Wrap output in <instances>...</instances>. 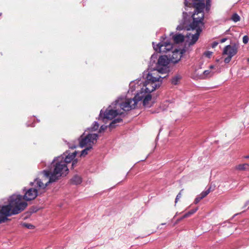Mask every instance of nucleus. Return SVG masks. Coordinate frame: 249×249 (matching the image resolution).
<instances>
[{
	"label": "nucleus",
	"instance_id": "nucleus-29",
	"mask_svg": "<svg viewBox=\"0 0 249 249\" xmlns=\"http://www.w3.org/2000/svg\"><path fill=\"white\" fill-rule=\"evenodd\" d=\"M231 58H232V57L228 55V56L225 58L224 62L225 63H229L231 61Z\"/></svg>",
	"mask_w": 249,
	"mask_h": 249
},
{
	"label": "nucleus",
	"instance_id": "nucleus-11",
	"mask_svg": "<svg viewBox=\"0 0 249 249\" xmlns=\"http://www.w3.org/2000/svg\"><path fill=\"white\" fill-rule=\"evenodd\" d=\"M153 48L156 52L159 51L160 53H166L171 51L173 48V44L169 41H166L164 42H159L156 46L155 42H152Z\"/></svg>",
	"mask_w": 249,
	"mask_h": 249
},
{
	"label": "nucleus",
	"instance_id": "nucleus-27",
	"mask_svg": "<svg viewBox=\"0 0 249 249\" xmlns=\"http://www.w3.org/2000/svg\"><path fill=\"white\" fill-rule=\"evenodd\" d=\"M108 127V125H102L99 129V132H102L103 131L106 130Z\"/></svg>",
	"mask_w": 249,
	"mask_h": 249
},
{
	"label": "nucleus",
	"instance_id": "nucleus-37",
	"mask_svg": "<svg viewBox=\"0 0 249 249\" xmlns=\"http://www.w3.org/2000/svg\"><path fill=\"white\" fill-rule=\"evenodd\" d=\"M248 205H249V200H248L246 202L245 205H244V207H246L248 206Z\"/></svg>",
	"mask_w": 249,
	"mask_h": 249
},
{
	"label": "nucleus",
	"instance_id": "nucleus-15",
	"mask_svg": "<svg viewBox=\"0 0 249 249\" xmlns=\"http://www.w3.org/2000/svg\"><path fill=\"white\" fill-rule=\"evenodd\" d=\"M70 182L73 185H78L82 183V178L81 176L75 175L71 179Z\"/></svg>",
	"mask_w": 249,
	"mask_h": 249
},
{
	"label": "nucleus",
	"instance_id": "nucleus-45",
	"mask_svg": "<svg viewBox=\"0 0 249 249\" xmlns=\"http://www.w3.org/2000/svg\"><path fill=\"white\" fill-rule=\"evenodd\" d=\"M42 163H40L39 166L41 165Z\"/></svg>",
	"mask_w": 249,
	"mask_h": 249
},
{
	"label": "nucleus",
	"instance_id": "nucleus-12",
	"mask_svg": "<svg viewBox=\"0 0 249 249\" xmlns=\"http://www.w3.org/2000/svg\"><path fill=\"white\" fill-rule=\"evenodd\" d=\"M238 49V46L236 44L232 45H228L224 48L223 53L224 54H226L232 57L237 53Z\"/></svg>",
	"mask_w": 249,
	"mask_h": 249
},
{
	"label": "nucleus",
	"instance_id": "nucleus-23",
	"mask_svg": "<svg viewBox=\"0 0 249 249\" xmlns=\"http://www.w3.org/2000/svg\"><path fill=\"white\" fill-rule=\"evenodd\" d=\"M180 79V77L179 76L177 75L176 76H174V77L172 78V79L171 80V83L173 85H176L178 84Z\"/></svg>",
	"mask_w": 249,
	"mask_h": 249
},
{
	"label": "nucleus",
	"instance_id": "nucleus-22",
	"mask_svg": "<svg viewBox=\"0 0 249 249\" xmlns=\"http://www.w3.org/2000/svg\"><path fill=\"white\" fill-rule=\"evenodd\" d=\"M231 19L234 22H236L240 20V17L237 13H234L231 17Z\"/></svg>",
	"mask_w": 249,
	"mask_h": 249
},
{
	"label": "nucleus",
	"instance_id": "nucleus-24",
	"mask_svg": "<svg viewBox=\"0 0 249 249\" xmlns=\"http://www.w3.org/2000/svg\"><path fill=\"white\" fill-rule=\"evenodd\" d=\"M22 226L28 229H33L34 228V226L32 224L26 223H23L21 224Z\"/></svg>",
	"mask_w": 249,
	"mask_h": 249
},
{
	"label": "nucleus",
	"instance_id": "nucleus-35",
	"mask_svg": "<svg viewBox=\"0 0 249 249\" xmlns=\"http://www.w3.org/2000/svg\"><path fill=\"white\" fill-rule=\"evenodd\" d=\"M197 211V208H196V209H193V210H190V212L192 214H194V213H195L196 211Z\"/></svg>",
	"mask_w": 249,
	"mask_h": 249
},
{
	"label": "nucleus",
	"instance_id": "nucleus-1",
	"mask_svg": "<svg viewBox=\"0 0 249 249\" xmlns=\"http://www.w3.org/2000/svg\"><path fill=\"white\" fill-rule=\"evenodd\" d=\"M77 154L76 151L71 154L66 151L62 155L55 158L51 162L54 166L52 172L49 170H44L41 171L44 177L50 178V182H55L63 176H66L69 173V169L67 164L70 163L75 158Z\"/></svg>",
	"mask_w": 249,
	"mask_h": 249
},
{
	"label": "nucleus",
	"instance_id": "nucleus-21",
	"mask_svg": "<svg viewBox=\"0 0 249 249\" xmlns=\"http://www.w3.org/2000/svg\"><path fill=\"white\" fill-rule=\"evenodd\" d=\"M213 73L210 70H205L203 72V75L202 78L205 79L207 77H211L213 75Z\"/></svg>",
	"mask_w": 249,
	"mask_h": 249
},
{
	"label": "nucleus",
	"instance_id": "nucleus-2",
	"mask_svg": "<svg viewBox=\"0 0 249 249\" xmlns=\"http://www.w3.org/2000/svg\"><path fill=\"white\" fill-rule=\"evenodd\" d=\"M204 0H184L185 11L182 13V20L191 22L198 25H204Z\"/></svg>",
	"mask_w": 249,
	"mask_h": 249
},
{
	"label": "nucleus",
	"instance_id": "nucleus-41",
	"mask_svg": "<svg viewBox=\"0 0 249 249\" xmlns=\"http://www.w3.org/2000/svg\"><path fill=\"white\" fill-rule=\"evenodd\" d=\"M229 31H230V30H229H229H227V31L225 32V34H228V33L229 32Z\"/></svg>",
	"mask_w": 249,
	"mask_h": 249
},
{
	"label": "nucleus",
	"instance_id": "nucleus-18",
	"mask_svg": "<svg viewBox=\"0 0 249 249\" xmlns=\"http://www.w3.org/2000/svg\"><path fill=\"white\" fill-rule=\"evenodd\" d=\"M99 125L97 122L94 121L90 127L88 128V130L90 131H94L97 130L99 128Z\"/></svg>",
	"mask_w": 249,
	"mask_h": 249
},
{
	"label": "nucleus",
	"instance_id": "nucleus-30",
	"mask_svg": "<svg viewBox=\"0 0 249 249\" xmlns=\"http://www.w3.org/2000/svg\"><path fill=\"white\" fill-rule=\"evenodd\" d=\"M181 197V191L178 194V195L176 196V200H175V203H177L178 200Z\"/></svg>",
	"mask_w": 249,
	"mask_h": 249
},
{
	"label": "nucleus",
	"instance_id": "nucleus-43",
	"mask_svg": "<svg viewBox=\"0 0 249 249\" xmlns=\"http://www.w3.org/2000/svg\"><path fill=\"white\" fill-rule=\"evenodd\" d=\"M158 113V112H156V111L152 112V113Z\"/></svg>",
	"mask_w": 249,
	"mask_h": 249
},
{
	"label": "nucleus",
	"instance_id": "nucleus-9",
	"mask_svg": "<svg viewBox=\"0 0 249 249\" xmlns=\"http://www.w3.org/2000/svg\"><path fill=\"white\" fill-rule=\"evenodd\" d=\"M126 100L130 103L132 109L135 108L138 102L140 101H142L143 107L147 108L152 107L155 102V99L152 97L151 94L143 91L138 92L133 98L127 99Z\"/></svg>",
	"mask_w": 249,
	"mask_h": 249
},
{
	"label": "nucleus",
	"instance_id": "nucleus-3",
	"mask_svg": "<svg viewBox=\"0 0 249 249\" xmlns=\"http://www.w3.org/2000/svg\"><path fill=\"white\" fill-rule=\"evenodd\" d=\"M185 53L181 50L180 52L176 49L172 52L169 54V57L167 55H161L159 57L158 61L156 60L158 57V53H153L151 57L149 62V69L152 70H157L159 73H166L169 71L168 65L170 62L176 64L178 62L182 57V54Z\"/></svg>",
	"mask_w": 249,
	"mask_h": 249
},
{
	"label": "nucleus",
	"instance_id": "nucleus-42",
	"mask_svg": "<svg viewBox=\"0 0 249 249\" xmlns=\"http://www.w3.org/2000/svg\"><path fill=\"white\" fill-rule=\"evenodd\" d=\"M246 159H249V155H248V156H246L244 157Z\"/></svg>",
	"mask_w": 249,
	"mask_h": 249
},
{
	"label": "nucleus",
	"instance_id": "nucleus-38",
	"mask_svg": "<svg viewBox=\"0 0 249 249\" xmlns=\"http://www.w3.org/2000/svg\"><path fill=\"white\" fill-rule=\"evenodd\" d=\"M27 126H32V127H34L35 126V124H27Z\"/></svg>",
	"mask_w": 249,
	"mask_h": 249
},
{
	"label": "nucleus",
	"instance_id": "nucleus-44",
	"mask_svg": "<svg viewBox=\"0 0 249 249\" xmlns=\"http://www.w3.org/2000/svg\"><path fill=\"white\" fill-rule=\"evenodd\" d=\"M182 219H181V217L180 219H179L178 220V221H179L181 220H182Z\"/></svg>",
	"mask_w": 249,
	"mask_h": 249
},
{
	"label": "nucleus",
	"instance_id": "nucleus-16",
	"mask_svg": "<svg viewBox=\"0 0 249 249\" xmlns=\"http://www.w3.org/2000/svg\"><path fill=\"white\" fill-rule=\"evenodd\" d=\"M140 82H141V80H139L138 79L135 81L131 82L129 84V91L133 92L135 90L137 87L142 84V82L140 83Z\"/></svg>",
	"mask_w": 249,
	"mask_h": 249
},
{
	"label": "nucleus",
	"instance_id": "nucleus-25",
	"mask_svg": "<svg viewBox=\"0 0 249 249\" xmlns=\"http://www.w3.org/2000/svg\"><path fill=\"white\" fill-rule=\"evenodd\" d=\"M211 0H206L205 8L207 11H209L211 7Z\"/></svg>",
	"mask_w": 249,
	"mask_h": 249
},
{
	"label": "nucleus",
	"instance_id": "nucleus-17",
	"mask_svg": "<svg viewBox=\"0 0 249 249\" xmlns=\"http://www.w3.org/2000/svg\"><path fill=\"white\" fill-rule=\"evenodd\" d=\"M123 122V119L121 118H117L114 119L108 125V127L110 129L114 128L118 125V124Z\"/></svg>",
	"mask_w": 249,
	"mask_h": 249
},
{
	"label": "nucleus",
	"instance_id": "nucleus-46",
	"mask_svg": "<svg viewBox=\"0 0 249 249\" xmlns=\"http://www.w3.org/2000/svg\"><path fill=\"white\" fill-rule=\"evenodd\" d=\"M248 62H249V58L248 59Z\"/></svg>",
	"mask_w": 249,
	"mask_h": 249
},
{
	"label": "nucleus",
	"instance_id": "nucleus-19",
	"mask_svg": "<svg viewBox=\"0 0 249 249\" xmlns=\"http://www.w3.org/2000/svg\"><path fill=\"white\" fill-rule=\"evenodd\" d=\"M236 169L239 170H245L249 169V165L248 163L239 164L236 166Z\"/></svg>",
	"mask_w": 249,
	"mask_h": 249
},
{
	"label": "nucleus",
	"instance_id": "nucleus-26",
	"mask_svg": "<svg viewBox=\"0 0 249 249\" xmlns=\"http://www.w3.org/2000/svg\"><path fill=\"white\" fill-rule=\"evenodd\" d=\"M213 53L212 52L207 51L204 53V55L208 58H210Z\"/></svg>",
	"mask_w": 249,
	"mask_h": 249
},
{
	"label": "nucleus",
	"instance_id": "nucleus-40",
	"mask_svg": "<svg viewBox=\"0 0 249 249\" xmlns=\"http://www.w3.org/2000/svg\"><path fill=\"white\" fill-rule=\"evenodd\" d=\"M187 213H188V214H189V216H191V215H192V213H191L190 212V211H189V212H187Z\"/></svg>",
	"mask_w": 249,
	"mask_h": 249
},
{
	"label": "nucleus",
	"instance_id": "nucleus-7",
	"mask_svg": "<svg viewBox=\"0 0 249 249\" xmlns=\"http://www.w3.org/2000/svg\"><path fill=\"white\" fill-rule=\"evenodd\" d=\"M40 173L43 174V178L44 179L36 178L33 182H31L30 185L32 187L28 189L25 188L23 189L25 193L24 195L22 196V201H28L35 199L39 194H41L44 191L49 184L53 182H50V178L45 177L44 174L41 172Z\"/></svg>",
	"mask_w": 249,
	"mask_h": 249
},
{
	"label": "nucleus",
	"instance_id": "nucleus-33",
	"mask_svg": "<svg viewBox=\"0 0 249 249\" xmlns=\"http://www.w3.org/2000/svg\"><path fill=\"white\" fill-rule=\"evenodd\" d=\"M69 147L71 149H74L76 147V146L74 144H70L69 145Z\"/></svg>",
	"mask_w": 249,
	"mask_h": 249
},
{
	"label": "nucleus",
	"instance_id": "nucleus-28",
	"mask_svg": "<svg viewBox=\"0 0 249 249\" xmlns=\"http://www.w3.org/2000/svg\"><path fill=\"white\" fill-rule=\"evenodd\" d=\"M249 41V37L247 36H244L243 37V42L244 44H247Z\"/></svg>",
	"mask_w": 249,
	"mask_h": 249
},
{
	"label": "nucleus",
	"instance_id": "nucleus-32",
	"mask_svg": "<svg viewBox=\"0 0 249 249\" xmlns=\"http://www.w3.org/2000/svg\"><path fill=\"white\" fill-rule=\"evenodd\" d=\"M218 45V42H213V43L212 44V48H215L217 45Z\"/></svg>",
	"mask_w": 249,
	"mask_h": 249
},
{
	"label": "nucleus",
	"instance_id": "nucleus-34",
	"mask_svg": "<svg viewBox=\"0 0 249 249\" xmlns=\"http://www.w3.org/2000/svg\"><path fill=\"white\" fill-rule=\"evenodd\" d=\"M190 216L189 215V214L188 213H186L185 214H184L182 217H181V219H184L185 218H187V217H189Z\"/></svg>",
	"mask_w": 249,
	"mask_h": 249
},
{
	"label": "nucleus",
	"instance_id": "nucleus-5",
	"mask_svg": "<svg viewBox=\"0 0 249 249\" xmlns=\"http://www.w3.org/2000/svg\"><path fill=\"white\" fill-rule=\"evenodd\" d=\"M132 109L130 103L123 97H119L114 102L112 103L105 111L101 109L98 119L105 122L106 120H112L118 115H122L123 111H129Z\"/></svg>",
	"mask_w": 249,
	"mask_h": 249
},
{
	"label": "nucleus",
	"instance_id": "nucleus-13",
	"mask_svg": "<svg viewBox=\"0 0 249 249\" xmlns=\"http://www.w3.org/2000/svg\"><path fill=\"white\" fill-rule=\"evenodd\" d=\"M175 43L178 44L184 41V36L181 34H174L172 33L170 35Z\"/></svg>",
	"mask_w": 249,
	"mask_h": 249
},
{
	"label": "nucleus",
	"instance_id": "nucleus-20",
	"mask_svg": "<svg viewBox=\"0 0 249 249\" xmlns=\"http://www.w3.org/2000/svg\"><path fill=\"white\" fill-rule=\"evenodd\" d=\"M92 148L91 146H87L85 149L83 150L81 152V156H85L88 154V152Z\"/></svg>",
	"mask_w": 249,
	"mask_h": 249
},
{
	"label": "nucleus",
	"instance_id": "nucleus-8",
	"mask_svg": "<svg viewBox=\"0 0 249 249\" xmlns=\"http://www.w3.org/2000/svg\"><path fill=\"white\" fill-rule=\"evenodd\" d=\"M149 65L147 71H144L142 73L143 78L145 79L143 87L141 88L140 91L146 92L150 94L154 91L158 87H160V80L163 77L160 76H155V72H158L157 70H152L149 69Z\"/></svg>",
	"mask_w": 249,
	"mask_h": 249
},
{
	"label": "nucleus",
	"instance_id": "nucleus-39",
	"mask_svg": "<svg viewBox=\"0 0 249 249\" xmlns=\"http://www.w3.org/2000/svg\"><path fill=\"white\" fill-rule=\"evenodd\" d=\"M214 66L213 65H211V66L209 67L210 69H213V68H214Z\"/></svg>",
	"mask_w": 249,
	"mask_h": 249
},
{
	"label": "nucleus",
	"instance_id": "nucleus-10",
	"mask_svg": "<svg viewBox=\"0 0 249 249\" xmlns=\"http://www.w3.org/2000/svg\"><path fill=\"white\" fill-rule=\"evenodd\" d=\"M86 130L79 138V146L81 148L89 146L92 147L93 144L99 137L98 134L95 133H89L86 135Z\"/></svg>",
	"mask_w": 249,
	"mask_h": 249
},
{
	"label": "nucleus",
	"instance_id": "nucleus-36",
	"mask_svg": "<svg viewBox=\"0 0 249 249\" xmlns=\"http://www.w3.org/2000/svg\"><path fill=\"white\" fill-rule=\"evenodd\" d=\"M227 40V38H223L220 40L221 43H224Z\"/></svg>",
	"mask_w": 249,
	"mask_h": 249
},
{
	"label": "nucleus",
	"instance_id": "nucleus-4",
	"mask_svg": "<svg viewBox=\"0 0 249 249\" xmlns=\"http://www.w3.org/2000/svg\"><path fill=\"white\" fill-rule=\"evenodd\" d=\"M7 205H0V224L8 220V217L17 214L23 211L27 206L22 201V195L14 194L10 196Z\"/></svg>",
	"mask_w": 249,
	"mask_h": 249
},
{
	"label": "nucleus",
	"instance_id": "nucleus-31",
	"mask_svg": "<svg viewBox=\"0 0 249 249\" xmlns=\"http://www.w3.org/2000/svg\"><path fill=\"white\" fill-rule=\"evenodd\" d=\"M72 164H71V166L72 168H73L77 164V160H72Z\"/></svg>",
	"mask_w": 249,
	"mask_h": 249
},
{
	"label": "nucleus",
	"instance_id": "nucleus-14",
	"mask_svg": "<svg viewBox=\"0 0 249 249\" xmlns=\"http://www.w3.org/2000/svg\"><path fill=\"white\" fill-rule=\"evenodd\" d=\"M211 187H210L207 190L203 191L200 195H198L195 198L194 203L197 204L201 199L206 196L211 192Z\"/></svg>",
	"mask_w": 249,
	"mask_h": 249
},
{
	"label": "nucleus",
	"instance_id": "nucleus-6",
	"mask_svg": "<svg viewBox=\"0 0 249 249\" xmlns=\"http://www.w3.org/2000/svg\"><path fill=\"white\" fill-rule=\"evenodd\" d=\"M181 20L180 24L177 26V30L178 31H196L194 34H188L186 35V40L182 51L184 52H189V48L194 45L198 40L199 35L202 31L204 25H198L197 24Z\"/></svg>",
	"mask_w": 249,
	"mask_h": 249
}]
</instances>
